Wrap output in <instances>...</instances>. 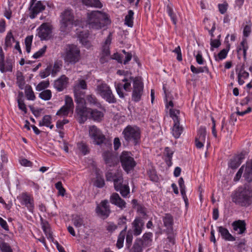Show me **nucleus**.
<instances>
[{"instance_id": "obj_1", "label": "nucleus", "mask_w": 252, "mask_h": 252, "mask_svg": "<svg viewBox=\"0 0 252 252\" xmlns=\"http://www.w3.org/2000/svg\"><path fill=\"white\" fill-rule=\"evenodd\" d=\"M122 81L124 82V84L121 83H116L115 86L117 93L120 97L124 98L125 94L123 92V89L126 92H129L131 88V83L133 82V90L131 98L134 102H139L143 94V83L141 79L138 77L130 76L129 78L125 77Z\"/></svg>"}, {"instance_id": "obj_2", "label": "nucleus", "mask_w": 252, "mask_h": 252, "mask_svg": "<svg viewBox=\"0 0 252 252\" xmlns=\"http://www.w3.org/2000/svg\"><path fill=\"white\" fill-rule=\"evenodd\" d=\"M232 201L241 206H248L252 202V190L247 184L239 187L232 196Z\"/></svg>"}, {"instance_id": "obj_3", "label": "nucleus", "mask_w": 252, "mask_h": 252, "mask_svg": "<svg viewBox=\"0 0 252 252\" xmlns=\"http://www.w3.org/2000/svg\"><path fill=\"white\" fill-rule=\"evenodd\" d=\"M88 24L90 28L99 30L110 24V20L106 13L93 11L88 14Z\"/></svg>"}, {"instance_id": "obj_4", "label": "nucleus", "mask_w": 252, "mask_h": 252, "mask_svg": "<svg viewBox=\"0 0 252 252\" xmlns=\"http://www.w3.org/2000/svg\"><path fill=\"white\" fill-rule=\"evenodd\" d=\"M60 21V30L64 33L69 32L73 26H77L79 25V20H74L73 10L71 9H65L61 14Z\"/></svg>"}, {"instance_id": "obj_5", "label": "nucleus", "mask_w": 252, "mask_h": 252, "mask_svg": "<svg viewBox=\"0 0 252 252\" xmlns=\"http://www.w3.org/2000/svg\"><path fill=\"white\" fill-rule=\"evenodd\" d=\"M63 58L67 64H75L81 59L80 50L74 44H68L64 49Z\"/></svg>"}, {"instance_id": "obj_6", "label": "nucleus", "mask_w": 252, "mask_h": 252, "mask_svg": "<svg viewBox=\"0 0 252 252\" xmlns=\"http://www.w3.org/2000/svg\"><path fill=\"white\" fill-rule=\"evenodd\" d=\"M122 134L126 142L134 145L138 144L140 141V130L136 126H127L124 129Z\"/></svg>"}, {"instance_id": "obj_7", "label": "nucleus", "mask_w": 252, "mask_h": 252, "mask_svg": "<svg viewBox=\"0 0 252 252\" xmlns=\"http://www.w3.org/2000/svg\"><path fill=\"white\" fill-rule=\"evenodd\" d=\"M97 82L95 89L97 94L109 103H116V98L109 86L102 81H98Z\"/></svg>"}, {"instance_id": "obj_8", "label": "nucleus", "mask_w": 252, "mask_h": 252, "mask_svg": "<svg viewBox=\"0 0 252 252\" xmlns=\"http://www.w3.org/2000/svg\"><path fill=\"white\" fill-rule=\"evenodd\" d=\"M77 105L75 109L76 118L80 124L84 123L89 118L91 108L86 107L85 100L75 101Z\"/></svg>"}, {"instance_id": "obj_9", "label": "nucleus", "mask_w": 252, "mask_h": 252, "mask_svg": "<svg viewBox=\"0 0 252 252\" xmlns=\"http://www.w3.org/2000/svg\"><path fill=\"white\" fill-rule=\"evenodd\" d=\"M89 135L95 145H100L106 140V138L102 131L94 125L89 126Z\"/></svg>"}, {"instance_id": "obj_10", "label": "nucleus", "mask_w": 252, "mask_h": 252, "mask_svg": "<svg viewBox=\"0 0 252 252\" xmlns=\"http://www.w3.org/2000/svg\"><path fill=\"white\" fill-rule=\"evenodd\" d=\"M120 161L122 166L125 171L128 173L132 170L136 165V162L131 156L130 153L123 152L120 156Z\"/></svg>"}, {"instance_id": "obj_11", "label": "nucleus", "mask_w": 252, "mask_h": 252, "mask_svg": "<svg viewBox=\"0 0 252 252\" xmlns=\"http://www.w3.org/2000/svg\"><path fill=\"white\" fill-rule=\"evenodd\" d=\"M86 89H87V84L85 80L79 79L75 82L73 87L75 101H82L84 93L81 90Z\"/></svg>"}, {"instance_id": "obj_12", "label": "nucleus", "mask_w": 252, "mask_h": 252, "mask_svg": "<svg viewBox=\"0 0 252 252\" xmlns=\"http://www.w3.org/2000/svg\"><path fill=\"white\" fill-rule=\"evenodd\" d=\"M112 41V33H109L105 42L102 44L100 61L101 63L106 62L110 56L109 46Z\"/></svg>"}, {"instance_id": "obj_13", "label": "nucleus", "mask_w": 252, "mask_h": 252, "mask_svg": "<svg viewBox=\"0 0 252 252\" xmlns=\"http://www.w3.org/2000/svg\"><path fill=\"white\" fill-rule=\"evenodd\" d=\"M52 28L48 23H43L37 29V35L41 40H48L51 36Z\"/></svg>"}, {"instance_id": "obj_14", "label": "nucleus", "mask_w": 252, "mask_h": 252, "mask_svg": "<svg viewBox=\"0 0 252 252\" xmlns=\"http://www.w3.org/2000/svg\"><path fill=\"white\" fill-rule=\"evenodd\" d=\"M95 211L98 216L103 219H106L111 212L108 201L107 200L101 201L96 206Z\"/></svg>"}, {"instance_id": "obj_15", "label": "nucleus", "mask_w": 252, "mask_h": 252, "mask_svg": "<svg viewBox=\"0 0 252 252\" xmlns=\"http://www.w3.org/2000/svg\"><path fill=\"white\" fill-rule=\"evenodd\" d=\"M118 179L114 183V189L116 191H119L123 197H126L130 193L128 184L124 183L123 177Z\"/></svg>"}, {"instance_id": "obj_16", "label": "nucleus", "mask_w": 252, "mask_h": 252, "mask_svg": "<svg viewBox=\"0 0 252 252\" xmlns=\"http://www.w3.org/2000/svg\"><path fill=\"white\" fill-rule=\"evenodd\" d=\"M22 205H25L28 210L33 212L34 208V201L32 197L27 193H22L18 197Z\"/></svg>"}, {"instance_id": "obj_17", "label": "nucleus", "mask_w": 252, "mask_h": 252, "mask_svg": "<svg viewBox=\"0 0 252 252\" xmlns=\"http://www.w3.org/2000/svg\"><path fill=\"white\" fill-rule=\"evenodd\" d=\"M35 1H32V0H31L30 2V17L32 19L34 18L39 13L43 11L45 8V6L43 4L41 1H38L36 2Z\"/></svg>"}, {"instance_id": "obj_18", "label": "nucleus", "mask_w": 252, "mask_h": 252, "mask_svg": "<svg viewBox=\"0 0 252 252\" xmlns=\"http://www.w3.org/2000/svg\"><path fill=\"white\" fill-rule=\"evenodd\" d=\"M206 128L201 126L197 131V134L195 138V146L197 148L201 149L204 146L206 138Z\"/></svg>"}, {"instance_id": "obj_19", "label": "nucleus", "mask_w": 252, "mask_h": 252, "mask_svg": "<svg viewBox=\"0 0 252 252\" xmlns=\"http://www.w3.org/2000/svg\"><path fill=\"white\" fill-rule=\"evenodd\" d=\"M110 201L112 204L116 205L121 210L126 207V203L117 193L114 192L111 194Z\"/></svg>"}, {"instance_id": "obj_20", "label": "nucleus", "mask_w": 252, "mask_h": 252, "mask_svg": "<svg viewBox=\"0 0 252 252\" xmlns=\"http://www.w3.org/2000/svg\"><path fill=\"white\" fill-rule=\"evenodd\" d=\"M144 222L140 218H136L132 223V228L133 234L135 236L139 235L144 228Z\"/></svg>"}, {"instance_id": "obj_21", "label": "nucleus", "mask_w": 252, "mask_h": 252, "mask_svg": "<svg viewBox=\"0 0 252 252\" xmlns=\"http://www.w3.org/2000/svg\"><path fill=\"white\" fill-rule=\"evenodd\" d=\"M68 81V78L65 75H63L55 81L54 86L59 92L62 91L66 87Z\"/></svg>"}, {"instance_id": "obj_22", "label": "nucleus", "mask_w": 252, "mask_h": 252, "mask_svg": "<svg viewBox=\"0 0 252 252\" xmlns=\"http://www.w3.org/2000/svg\"><path fill=\"white\" fill-rule=\"evenodd\" d=\"M162 221L163 225L165 227L168 232H171L173 229L174 219L173 216L169 214L166 213L162 217Z\"/></svg>"}, {"instance_id": "obj_23", "label": "nucleus", "mask_w": 252, "mask_h": 252, "mask_svg": "<svg viewBox=\"0 0 252 252\" xmlns=\"http://www.w3.org/2000/svg\"><path fill=\"white\" fill-rule=\"evenodd\" d=\"M246 224L244 220H238L233 221L232 223L233 229L235 231H237L238 234L245 233L246 228Z\"/></svg>"}, {"instance_id": "obj_24", "label": "nucleus", "mask_w": 252, "mask_h": 252, "mask_svg": "<svg viewBox=\"0 0 252 252\" xmlns=\"http://www.w3.org/2000/svg\"><path fill=\"white\" fill-rule=\"evenodd\" d=\"M238 71V82L239 85H242L245 83L244 79L249 77V73L245 70L244 64L241 65L240 69H236V72Z\"/></svg>"}, {"instance_id": "obj_25", "label": "nucleus", "mask_w": 252, "mask_h": 252, "mask_svg": "<svg viewBox=\"0 0 252 252\" xmlns=\"http://www.w3.org/2000/svg\"><path fill=\"white\" fill-rule=\"evenodd\" d=\"M153 237V233L151 232L145 233L142 239H139L136 240V243H140V246L142 247H148L150 246L152 242V238Z\"/></svg>"}, {"instance_id": "obj_26", "label": "nucleus", "mask_w": 252, "mask_h": 252, "mask_svg": "<svg viewBox=\"0 0 252 252\" xmlns=\"http://www.w3.org/2000/svg\"><path fill=\"white\" fill-rule=\"evenodd\" d=\"M218 231L220 233L222 239L226 241H234L235 238L229 232L227 229L223 226L218 227Z\"/></svg>"}, {"instance_id": "obj_27", "label": "nucleus", "mask_w": 252, "mask_h": 252, "mask_svg": "<svg viewBox=\"0 0 252 252\" xmlns=\"http://www.w3.org/2000/svg\"><path fill=\"white\" fill-rule=\"evenodd\" d=\"M244 158V155L241 153L240 155L234 157L229 163V167L232 169L237 168L242 163V160Z\"/></svg>"}, {"instance_id": "obj_28", "label": "nucleus", "mask_w": 252, "mask_h": 252, "mask_svg": "<svg viewBox=\"0 0 252 252\" xmlns=\"http://www.w3.org/2000/svg\"><path fill=\"white\" fill-rule=\"evenodd\" d=\"M103 117L104 114L101 111L91 108L89 119H92L94 121L100 122Z\"/></svg>"}, {"instance_id": "obj_29", "label": "nucleus", "mask_w": 252, "mask_h": 252, "mask_svg": "<svg viewBox=\"0 0 252 252\" xmlns=\"http://www.w3.org/2000/svg\"><path fill=\"white\" fill-rule=\"evenodd\" d=\"M244 177L248 182L252 181V160L250 162L247 163Z\"/></svg>"}, {"instance_id": "obj_30", "label": "nucleus", "mask_w": 252, "mask_h": 252, "mask_svg": "<svg viewBox=\"0 0 252 252\" xmlns=\"http://www.w3.org/2000/svg\"><path fill=\"white\" fill-rule=\"evenodd\" d=\"M83 4L88 6L97 8H101L103 6L102 3L99 0H82Z\"/></svg>"}, {"instance_id": "obj_31", "label": "nucleus", "mask_w": 252, "mask_h": 252, "mask_svg": "<svg viewBox=\"0 0 252 252\" xmlns=\"http://www.w3.org/2000/svg\"><path fill=\"white\" fill-rule=\"evenodd\" d=\"M51 120L52 118L50 115H45L42 120L39 122V126L49 127L50 129H52L54 127V125L51 124Z\"/></svg>"}, {"instance_id": "obj_32", "label": "nucleus", "mask_w": 252, "mask_h": 252, "mask_svg": "<svg viewBox=\"0 0 252 252\" xmlns=\"http://www.w3.org/2000/svg\"><path fill=\"white\" fill-rule=\"evenodd\" d=\"M102 156L105 163L111 166L114 163V157L112 153L109 151H106L103 153Z\"/></svg>"}, {"instance_id": "obj_33", "label": "nucleus", "mask_w": 252, "mask_h": 252, "mask_svg": "<svg viewBox=\"0 0 252 252\" xmlns=\"http://www.w3.org/2000/svg\"><path fill=\"white\" fill-rule=\"evenodd\" d=\"M183 131V128L180 126L179 121L174 122L172 128V134L175 138H178L180 137Z\"/></svg>"}, {"instance_id": "obj_34", "label": "nucleus", "mask_w": 252, "mask_h": 252, "mask_svg": "<svg viewBox=\"0 0 252 252\" xmlns=\"http://www.w3.org/2000/svg\"><path fill=\"white\" fill-rule=\"evenodd\" d=\"M126 229L127 226L126 225L125 228L122 231H121L119 235L116 244L117 248L119 249H121L123 247V244L126 236Z\"/></svg>"}, {"instance_id": "obj_35", "label": "nucleus", "mask_w": 252, "mask_h": 252, "mask_svg": "<svg viewBox=\"0 0 252 252\" xmlns=\"http://www.w3.org/2000/svg\"><path fill=\"white\" fill-rule=\"evenodd\" d=\"M86 100L91 105H94L98 107L101 106L100 103L94 95L88 94L86 95Z\"/></svg>"}, {"instance_id": "obj_36", "label": "nucleus", "mask_w": 252, "mask_h": 252, "mask_svg": "<svg viewBox=\"0 0 252 252\" xmlns=\"http://www.w3.org/2000/svg\"><path fill=\"white\" fill-rule=\"evenodd\" d=\"M15 42V39L13 36L11 32H9L5 38L4 49L6 50L8 48L11 47L12 45V43Z\"/></svg>"}, {"instance_id": "obj_37", "label": "nucleus", "mask_w": 252, "mask_h": 252, "mask_svg": "<svg viewBox=\"0 0 252 252\" xmlns=\"http://www.w3.org/2000/svg\"><path fill=\"white\" fill-rule=\"evenodd\" d=\"M133 15L134 12L132 10L128 11V14L125 18V24L129 27H132L133 25Z\"/></svg>"}, {"instance_id": "obj_38", "label": "nucleus", "mask_w": 252, "mask_h": 252, "mask_svg": "<svg viewBox=\"0 0 252 252\" xmlns=\"http://www.w3.org/2000/svg\"><path fill=\"white\" fill-rule=\"evenodd\" d=\"M63 64L62 62L61 61H56L53 67L52 66L51 69V75L52 76H55L59 72L62 67Z\"/></svg>"}, {"instance_id": "obj_39", "label": "nucleus", "mask_w": 252, "mask_h": 252, "mask_svg": "<svg viewBox=\"0 0 252 252\" xmlns=\"http://www.w3.org/2000/svg\"><path fill=\"white\" fill-rule=\"evenodd\" d=\"M25 94L28 100H34L35 98L34 93L30 85H27L25 87Z\"/></svg>"}, {"instance_id": "obj_40", "label": "nucleus", "mask_w": 252, "mask_h": 252, "mask_svg": "<svg viewBox=\"0 0 252 252\" xmlns=\"http://www.w3.org/2000/svg\"><path fill=\"white\" fill-rule=\"evenodd\" d=\"M39 97L44 100H50L52 97V92L50 90H45L39 94Z\"/></svg>"}, {"instance_id": "obj_41", "label": "nucleus", "mask_w": 252, "mask_h": 252, "mask_svg": "<svg viewBox=\"0 0 252 252\" xmlns=\"http://www.w3.org/2000/svg\"><path fill=\"white\" fill-rule=\"evenodd\" d=\"M70 111L73 112V110L70 108H68L66 106L63 105L60 108L59 110L58 111L56 115L62 116H67Z\"/></svg>"}, {"instance_id": "obj_42", "label": "nucleus", "mask_w": 252, "mask_h": 252, "mask_svg": "<svg viewBox=\"0 0 252 252\" xmlns=\"http://www.w3.org/2000/svg\"><path fill=\"white\" fill-rule=\"evenodd\" d=\"M246 25L245 26L243 30V36L245 37H248L251 32L252 22L251 20L246 22Z\"/></svg>"}, {"instance_id": "obj_43", "label": "nucleus", "mask_w": 252, "mask_h": 252, "mask_svg": "<svg viewBox=\"0 0 252 252\" xmlns=\"http://www.w3.org/2000/svg\"><path fill=\"white\" fill-rule=\"evenodd\" d=\"M72 221L76 227H80L83 224V219L80 216L75 215L72 218Z\"/></svg>"}, {"instance_id": "obj_44", "label": "nucleus", "mask_w": 252, "mask_h": 252, "mask_svg": "<svg viewBox=\"0 0 252 252\" xmlns=\"http://www.w3.org/2000/svg\"><path fill=\"white\" fill-rule=\"evenodd\" d=\"M167 12L168 13V15L170 17V18L173 22V23L175 25H176L177 22L176 15L174 13L172 8L169 5H168L167 6Z\"/></svg>"}, {"instance_id": "obj_45", "label": "nucleus", "mask_w": 252, "mask_h": 252, "mask_svg": "<svg viewBox=\"0 0 252 252\" xmlns=\"http://www.w3.org/2000/svg\"><path fill=\"white\" fill-rule=\"evenodd\" d=\"M241 48H240L238 52L241 50H243V54L244 58L245 60L246 59V56H247V50L248 49V46L247 44V41L246 38H243V40L242 42H241Z\"/></svg>"}, {"instance_id": "obj_46", "label": "nucleus", "mask_w": 252, "mask_h": 252, "mask_svg": "<svg viewBox=\"0 0 252 252\" xmlns=\"http://www.w3.org/2000/svg\"><path fill=\"white\" fill-rule=\"evenodd\" d=\"M169 113L170 117L172 118L174 122L179 121L178 115L180 113L179 110L170 108L169 109Z\"/></svg>"}, {"instance_id": "obj_47", "label": "nucleus", "mask_w": 252, "mask_h": 252, "mask_svg": "<svg viewBox=\"0 0 252 252\" xmlns=\"http://www.w3.org/2000/svg\"><path fill=\"white\" fill-rule=\"evenodd\" d=\"M33 36L30 35L26 37L25 40V43L26 45V50L27 53H30L31 49V45L32 43Z\"/></svg>"}, {"instance_id": "obj_48", "label": "nucleus", "mask_w": 252, "mask_h": 252, "mask_svg": "<svg viewBox=\"0 0 252 252\" xmlns=\"http://www.w3.org/2000/svg\"><path fill=\"white\" fill-rule=\"evenodd\" d=\"M20 95V94L19 95ZM18 101V105L19 109L23 111L25 114L27 112V109L25 104L24 100L22 99V97L18 96V98L17 99Z\"/></svg>"}, {"instance_id": "obj_49", "label": "nucleus", "mask_w": 252, "mask_h": 252, "mask_svg": "<svg viewBox=\"0 0 252 252\" xmlns=\"http://www.w3.org/2000/svg\"><path fill=\"white\" fill-rule=\"evenodd\" d=\"M52 66H48L44 70L41 71L39 73V76L41 78H45L51 74Z\"/></svg>"}, {"instance_id": "obj_50", "label": "nucleus", "mask_w": 252, "mask_h": 252, "mask_svg": "<svg viewBox=\"0 0 252 252\" xmlns=\"http://www.w3.org/2000/svg\"><path fill=\"white\" fill-rule=\"evenodd\" d=\"M228 52V50L226 49H223L222 50H221L219 53L218 57H216V60L218 61L219 60H222L225 59L226 57Z\"/></svg>"}, {"instance_id": "obj_51", "label": "nucleus", "mask_w": 252, "mask_h": 252, "mask_svg": "<svg viewBox=\"0 0 252 252\" xmlns=\"http://www.w3.org/2000/svg\"><path fill=\"white\" fill-rule=\"evenodd\" d=\"M49 85V81H42L37 85V86L36 87V90L37 91H41L48 88Z\"/></svg>"}, {"instance_id": "obj_52", "label": "nucleus", "mask_w": 252, "mask_h": 252, "mask_svg": "<svg viewBox=\"0 0 252 252\" xmlns=\"http://www.w3.org/2000/svg\"><path fill=\"white\" fill-rule=\"evenodd\" d=\"M55 187H56V189L58 190L59 193L60 195H61L62 196L64 195V194L65 192V190L63 188L62 183L61 181L58 182L57 183H56Z\"/></svg>"}, {"instance_id": "obj_53", "label": "nucleus", "mask_w": 252, "mask_h": 252, "mask_svg": "<svg viewBox=\"0 0 252 252\" xmlns=\"http://www.w3.org/2000/svg\"><path fill=\"white\" fill-rule=\"evenodd\" d=\"M65 106L73 110L74 104L72 98L66 95L65 97Z\"/></svg>"}, {"instance_id": "obj_54", "label": "nucleus", "mask_w": 252, "mask_h": 252, "mask_svg": "<svg viewBox=\"0 0 252 252\" xmlns=\"http://www.w3.org/2000/svg\"><path fill=\"white\" fill-rule=\"evenodd\" d=\"M47 49L46 45H44L42 48H41L39 51L34 53L33 55V58L34 59H38L40 57L42 56L43 54L45 53Z\"/></svg>"}, {"instance_id": "obj_55", "label": "nucleus", "mask_w": 252, "mask_h": 252, "mask_svg": "<svg viewBox=\"0 0 252 252\" xmlns=\"http://www.w3.org/2000/svg\"><path fill=\"white\" fill-rule=\"evenodd\" d=\"M207 69L206 67H199L198 68H196L193 65H191L190 66L191 71L196 74H198L199 73L203 72L205 71V69Z\"/></svg>"}, {"instance_id": "obj_56", "label": "nucleus", "mask_w": 252, "mask_h": 252, "mask_svg": "<svg viewBox=\"0 0 252 252\" xmlns=\"http://www.w3.org/2000/svg\"><path fill=\"white\" fill-rule=\"evenodd\" d=\"M133 240V236L132 233L128 231L126 236V245L127 248H129L131 245Z\"/></svg>"}, {"instance_id": "obj_57", "label": "nucleus", "mask_w": 252, "mask_h": 252, "mask_svg": "<svg viewBox=\"0 0 252 252\" xmlns=\"http://www.w3.org/2000/svg\"><path fill=\"white\" fill-rule=\"evenodd\" d=\"M80 42L86 48H89L91 47V42L86 38L80 37Z\"/></svg>"}, {"instance_id": "obj_58", "label": "nucleus", "mask_w": 252, "mask_h": 252, "mask_svg": "<svg viewBox=\"0 0 252 252\" xmlns=\"http://www.w3.org/2000/svg\"><path fill=\"white\" fill-rule=\"evenodd\" d=\"M140 243L135 242L130 252H142V247Z\"/></svg>"}, {"instance_id": "obj_59", "label": "nucleus", "mask_w": 252, "mask_h": 252, "mask_svg": "<svg viewBox=\"0 0 252 252\" xmlns=\"http://www.w3.org/2000/svg\"><path fill=\"white\" fill-rule=\"evenodd\" d=\"M78 147L84 155H86L88 153V147L85 143L81 142L78 144Z\"/></svg>"}, {"instance_id": "obj_60", "label": "nucleus", "mask_w": 252, "mask_h": 252, "mask_svg": "<svg viewBox=\"0 0 252 252\" xmlns=\"http://www.w3.org/2000/svg\"><path fill=\"white\" fill-rule=\"evenodd\" d=\"M179 185L180 187V190H181V193L182 195H184L185 192V186L184 185V181L182 177H181L178 181Z\"/></svg>"}, {"instance_id": "obj_61", "label": "nucleus", "mask_w": 252, "mask_h": 252, "mask_svg": "<svg viewBox=\"0 0 252 252\" xmlns=\"http://www.w3.org/2000/svg\"><path fill=\"white\" fill-rule=\"evenodd\" d=\"M173 52L177 54V60L178 61L180 62L182 61V56L181 51V48L179 46L176 47L175 49L173 51Z\"/></svg>"}, {"instance_id": "obj_62", "label": "nucleus", "mask_w": 252, "mask_h": 252, "mask_svg": "<svg viewBox=\"0 0 252 252\" xmlns=\"http://www.w3.org/2000/svg\"><path fill=\"white\" fill-rule=\"evenodd\" d=\"M104 180L101 177H97V179L94 183V185L98 188H102L104 186Z\"/></svg>"}, {"instance_id": "obj_63", "label": "nucleus", "mask_w": 252, "mask_h": 252, "mask_svg": "<svg viewBox=\"0 0 252 252\" xmlns=\"http://www.w3.org/2000/svg\"><path fill=\"white\" fill-rule=\"evenodd\" d=\"M220 42L219 39H211V50H213V48H218L220 45Z\"/></svg>"}, {"instance_id": "obj_64", "label": "nucleus", "mask_w": 252, "mask_h": 252, "mask_svg": "<svg viewBox=\"0 0 252 252\" xmlns=\"http://www.w3.org/2000/svg\"><path fill=\"white\" fill-rule=\"evenodd\" d=\"M164 153L166 157L168 158L169 162H171L173 152L171 151L169 148L166 147L164 150Z\"/></svg>"}]
</instances>
